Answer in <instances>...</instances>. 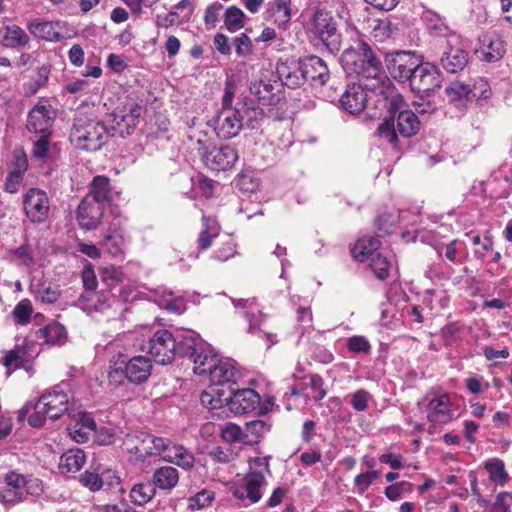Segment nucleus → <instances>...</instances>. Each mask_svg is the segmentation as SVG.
<instances>
[{"label": "nucleus", "instance_id": "28", "mask_svg": "<svg viewBox=\"0 0 512 512\" xmlns=\"http://www.w3.org/2000/svg\"><path fill=\"white\" fill-rule=\"evenodd\" d=\"M276 72L283 85L289 88H296L304 83L301 60L298 63L279 62L276 66Z\"/></svg>", "mask_w": 512, "mask_h": 512}, {"label": "nucleus", "instance_id": "34", "mask_svg": "<svg viewBox=\"0 0 512 512\" xmlns=\"http://www.w3.org/2000/svg\"><path fill=\"white\" fill-rule=\"evenodd\" d=\"M179 481L178 470L172 466H163L155 470L152 477L154 487L162 490H171Z\"/></svg>", "mask_w": 512, "mask_h": 512}, {"label": "nucleus", "instance_id": "10", "mask_svg": "<svg viewBox=\"0 0 512 512\" xmlns=\"http://www.w3.org/2000/svg\"><path fill=\"white\" fill-rule=\"evenodd\" d=\"M266 483V478L261 471H249L241 483L233 486L232 494L245 506L252 505L261 499V489Z\"/></svg>", "mask_w": 512, "mask_h": 512}, {"label": "nucleus", "instance_id": "21", "mask_svg": "<svg viewBox=\"0 0 512 512\" xmlns=\"http://www.w3.org/2000/svg\"><path fill=\"white\" fill-rule=\"evenodd\" d=\"M452 404L447 394H441L429 400L426 408L427 420L432 424L429 432L432 433V427L438 424H447L453 419Z\"/></svg>", "mask_w": 512, "mask_h": 512}, {"label": "nucleus", "instance_id": "11", "mask_svg": "<svg viewBox=\"0 0 512 512\" xmlns=\"http://www.w3.org/2000/svg\"><path fill=\"white\" fill-rule=\"evenodd\" d=\"M407 81L412 91L429 94L440 86V75L435 65L418 62Z\"/></svg>", "mask_w": 512, "mask_h": 512}, {"label": "nucleus", "instance_id": "27", "mask_svg": "<svg viewBox=\"0 0 512 512\" xmlns=\"http://www.w3.org/2000/svg\"><path fill=\"white\" fill-rule=\"evenodd\" d=\"M235 308L243 315L249 323L248 331L252 334L259 330L264 315L255 299H239L233 301Z\"/></svg>", "mask_w": 512, "mask_h": 512}, {"label": "nucleus", "instance_id": "43", "mask_svg": "<svg viewBox=\"0 0 512 512\" xmlns=\"http://www.w3.org/2000/svg\"><path fill=\"white\" fill-rule=\"evenodd\" d=\"M88 198H94L95 201L104 205L111 198L110 180L106 176H96L91 183V189Z\"/></svg>", "mask_w": 512, "mask_h": 512}, {"label": "nucleus", "instance_id": "51", "mask_svg": "<svg viewBox=\"0 0 512 512\" xmlns=\"http://www.w3.org/2000/svg\"><path fill=\"white\" fill-rule=\"evenodd\" d=\"M397 134L399 133L395 128L394 118L385 119L377 128V135L393 147H396L398 142Z\"/></svg>", "mask_w": 512, "mask_h": 512}, {"label": "nucleus", "instance_id": "55", "mask_svg": "<svg viewBox=\"0 0 512 512\" xmlns=\"http://www.w3.org/2000/svg\"><path fill=\"white\" fill-rule=\"evenodd\" d=\"M32 304L28 299L21 300L14 308L12 314L19 324H26L32 314Z\"/></svg>", "mask_w": 512, "mask_h": 512}, {"label": "nucleus", "instance_id": "20", "mask_svg": "<svg viewBox=\"0 0 512 512\" xmlns=\"http://www.w3.org/2000/svg\"><path fill=\"white\" fill-rule=\"evenodd\" d=\"M96 423L87 412L79 411L71 415V420L67 425V431L70 438L76 443H85L89 440L92 433L95 432Z\"/></svg>", "mask_w": 512, "mask_h": 512}, {"label": "nucleus", "instance_id": "33", "mask_svg": "<svg viewBox=\"0 0 512 512\" xmlns=\"http://www.w3.org/2000/svg\"><path fill=\"white\" fill-rule=\"evenodd\" d=\"M266 18L281 26L291 19V0H273L269 3Z\"/></svg>", "mask_w": 512, "mask_h": 512}, {"label": "nucleus", "instance_id": "13", "mask_svg": "<svg viewBox=\"0 0 512 512\" xmlns=\"http://www.w3.org/2000/svg\"><path fill=\"white\" fill-rule=\"evenodd\" d=\"M369 83L348 85L341 94L339 103L343 110L350 114H359L367 106L369 100L375 97L369 91Z\"/></svg>", "mask_w": 512, "mask_h": 512}, {"label": "nucleus", "instance_id": "62", "mask_svg": "<svg viewBox=\"0 0 512 512\" xmlns=\"http://www.w3.org/2000/svg\"><path fill=\"white\" fill-rule=\"evenodd\" d=\"M370 394L364 389L357 390L351 398V405L356 411H365L368 407Z\"/></svg>", "mask_w": 512, "mask_h": 512}, {"label": "nucleus", "instance_id": "54", "mask_svg": "<svg viewBox=\"0 0 512 512\" xmlns=\"http://www.w3.org/2000/svg\"><path fill=\"white\" fill-rule=\"evenodd\" d=\"M369 266L378 279L383 280L388 277L390 263L381 254L376 253L370 258Z\"/></svg>", "mask_w": 512, "mask_h": 512}, {"label": "nucleus", "instance_id": "59", "mask_svg": "<svg viewBox=\"0 0 512 512\" xmlns=\"http://www.w3.org/2000/svg\"><path fill=\"white\" fill-rule=\"evenodd\" d=\"M214 499V494L211 491L203 490L197 493L195 496L189 499V509H201L204 508L212 502Z\"/></svg>", "mask_w": 512, "mask_h": 512}, {"label": "nucleus", "instance_id": "49", "mask_svg": "<svg viewBox=\"0 0 512 512\" xmlns=\"http://www.w3.org/2000/svg\"><path fill=\"white\" fill-rule=\"evenodd\" d=\"M33 288L36 298L44 303H54L60 296L58 288L45 281L39 282L38 284L34 285Z\"/></svg>", "mask_w": 512, "mask_h": 512}, {"label": "nucleus", "instance_id": "42", "mask_svg": "<svg viewBox=\"0 0 512 512\" xmlns=\"http://www.w3.org/2000/svg\"><path fill=\"white\" fill-rule=\"evenodd\" d=\"M28 34L17 25L5 27L3 45L7 48L25 47L29 43Z\"/></svg>", "mask_w": 512, "mask_h": 512}, {"label": "nucleus", "instance_id": "47", "mask_svg": "<svg viewBox=\"0 0 512 512\" xmlns=\"http://www.w3.org/2000/svg\"><path fill=\"white\" fill-rule=\"evenodd\" d=\"M485 469L489 474V479L501 486L509 481V475L505 470L504 462L500 459H491L485 463Z\"/></svg>", "mask_w": 512, "mask_h": 512}, {"label": "nucleus", "instance_id": "6", "mask_svg": "<svg viewBox=\"0 0 512 512\" xmlns=\"http://www.w3.org/2000/svg\"><path fill=\"white\" fill-rule=\"evenodd\" d=\"M180 338L181 334L175 337L168 330H158L142 346V350L146 351L156 363L167 365L174 360L177 353L180 354Z\"/></svg>", "mask_w": 512, "mask_h": 512}, {"label": "nucleus", "instance_id": "48", "mask_svg": "<svg viewBox=\"0 0 512 512\" xmlns=\"http://www.w3.org/2000/svg\"><path fill=\"white\" fill-rule=\"evenodd\" d=\"M274 86L269 81H255L250 86L251 94H253L263 104H272L275 95L273 93Z\"/></svg>", "mask_w": 512, "mask_h": 512}, {"label": "nucleus", "instance_id": "32", "mask_svg": "<svg viewBox=\"0 0 512 512\" xmlns=\"http://www.w3.org/2000/svg\"><path fill=\"white\" fill-rule=\"evenodd\" d=\"M397 132L405 138H410L420 130V120L411 110L400 111L396 118Z\"/></svg>", "mask_w": 512, "mask_h": 512}, {"label": "nucleus", "instance_id": "57", "mask_svg": "<svg viewBox=\"0 0 512 512\" xmlns=\"http://www.w3.org/2000/svg\"><path fill=\"white\" fill-rule=\"evenodd\" d=\"M221 436L224 441L228 443H235L238 441L244 442V431L243 429L233 423L225 425L221 431Z\"/></svg>", "mask_w": 512, "mask_h": 512}, {"label": "nucleus", "instance_id": "56", "mask_svg": "<svg viewBox=\"0 0 512 512\" xmlns=\"http://www.w3.org/2000/svg\"><path fill=\"white\" fill-rule=\"evenodd\" d=\"M233 44L235 46V50L238 56L247 57L253 52V44L250 37L241 33L233 39Z\"/></svg>", "mask_w": 512, "mask_h": 512}, {"label": "nucleus", "instance_id": "19", "mask_svg": "<svg viewBox=\"0 0 512 512\" xmlns=\"http://www.w3.org/2000/svg\"><path fill=\"white\" fill-rule=\"evenodd\" d=\"M207 377L212 386L228 385L230 390L232 389L231 385L236 384L241 379L242 373L233 361L218 359Z\"/></svg>", "mask_w": 512, "mask_h": 512}, {"label": "nucleus", "instance_id": "44", "mask_svg": "<svg viewBox=\"0 0 512 512\" xmlns=\"http://www.w3.org/2000/svg\"><path fill=\"white\" fill-rule=\"evenodd\" d=\"M270 430V425L263 420H253L245 424L244 442L248 444L258 443Z\"/></svg>", "mask_w": 512, "mask_h": 512}, {"label": "nucleus", "instance_id": "5", "mask_svg": "<svg viewBox=\"0 0 512 512\" xmlns=\"http://www.w3.org/2000/svg\"><path fill=\"white\" fill-rule=\"evenodd\" d=\"M180 354L188 357L194 364L193 371L199 376H207L218 361L211 346L194 331L181 333Z\"/></svg>", "mask_w": 512, "mask_h": 512}, {"label": "nucleus", "instance_id": "50", "mask_svg": "<svg viewBox=\"0 0 512 512\" xmlns=\"http://www.w3.org/2000/svg\"><path fill=\"white\" fill-rule=\"evenodd\" d=\"M244 13L236 6L229 7L224 14V23L228 31L236 32L244 25Z\"/></svg>", "mask_w": 512, "mask_h": 512}, {"label": "nucleus", "instance_id": "7", "mask_svg": "<svg viewBox=\"0 0 512 512\" xmlns=\"http://www.w3.org/2000/svg\"><path fill=\"white\" fill-rule=\"evenodd\" d=\"M309 31L318 38L330 52L338 51L340 48V34L337 23L331 12L318 9L314 12Z\"/></svg>", "mask_w": 512, "mask_h": 512}, {"label": "nucleus", "instance_id": "8", "mask_svg": "<svg viewBox=\"0 0 512 512\" xmlns=\"http://www.w3.org/2000/svg\"><path fill=\"white\" fill-rule=\"evenodd\" d=\"M145 107L138 103L124 105L118 111L108 115L110 135L125 137L131 135L140 122Z\"/></svg>", "mask_w": 512, "mask_h": 512}, {"label": "nucleus", "instance_id": "40", "mask_svg": "<svg viewBox=\"0 0 512 512\" xmlns=\"http://www.w3.org/2000/svg\"><path fill=\"white\" fill-rule=\"evenodd\" d=\"M85 454L81 449L68 450L61 456L59 468L62 472H77L85 463Z\"/></svg>", "mask_w": 512, "mask_h": 512}, {"label": "nucleus", "instance_id": "35", "mask_svg": "<svg viewBox=\"0 0 512 512\" xmlns=\"http://www.w3.org/2000/svg\"><path fill=\"white\" fill-rule=\"evenodd\" d=\"M229 390L218 388V386H212L201 393L200 401L203 406L208 409L222 408L224 405L229 406Z\"/></svg>", "mask_w": 512, "mask_h": 512}, {"label": "nucleus", "instance_id": "29", "mask_svg": "<svg viewBox=\"0 0 512 512\" xmlns=\"http://www.w3.org/2000/svg\"><path fill=\"white\" fill-rule=\"evenodd\" d=\"M477 53L487 62L496 61L504 53L503 41L495 34L483 35Z\"/></svg>", "mask_w": 512, "mask_h": 512}, {"label": "nucleus", "instance_id": "25", "mask_svg": "<svg viewBox=\"0 0 512 512\" xmlns=\"http://www.w3.org/2000/svg\"><path fill=\"white\" fill-rule=\"evenodd\" d=\"M229 398V409L235 414L253 411L260 403V396L253 389H230Z\"/></svg>", "mask_w": 512, "mask_h": 512}, {"label": "nucleus", "instance_id": "22", "mask_svg": "<svg viewBox=\"0 0 512 512\" xmlns=\"http://www.w3.org/2000/svg\"><path fill=\"white\" fill-rule=\"evenodd\" d=\"M103 207L104 205L94 198L84 197L77 210L79 225L86 230L97 228L103 216Z\"/></svg>", "mask_w": 512, "mask_h": 512}, {"label": "nucleus", "instance_id": "38", "mask_svg": "<svg viewBox=\"0 0 512 512\" xmlns=\"http://www.w3.org/2000/svg\"><path fill=\"white\" fill-rule=\"evenodd\" d=\"M445 92L449 101L451 102H461L463 100H473V99H481V97H486V94H478L475 90H471L468 85H465L461 82L455 81L450 83Z\"/></svg>", "mask_w": 512, "mask_h": 512}, {"label": "nucleus", "instance_id": "4", "mask_svg": "<svg viewBox=\"0 0 512 512\" xmlns=\"http://www.w3.org/2000/svg\"><path fill=\"white\" fill-rule=\"evenodd\" d=\"M110 136L103 122L79 113L71 128L70 142L77 149L94 152L100 150Z\"/></svg>", "mask_w": 512, "mask_h": 512}, {"label": "nucleus", "instance_id": "36", "mask_svg": "<svg viewBox=\"0 0 512 512\" xmlns=\"http://www.w3.org/2000/svg\"><path fill=\"white\" fill-rule=\"evenodd\" d=\"M379 247L380 241L377 237L363 236L354 245L352 253L356 260L365 262L376 254Z\"/></svg>", "mask_w": 512, "mask_h": 512}, {"label": "nucleus", "instance_id": "14", "mask_svg": "<svg viewBox=\"0 0 512 512\" xmlns=\"http://www.w3.org/2000/svg\"><path fill=\"white\" fill-rule=\"evenodd\" d=\"M418 62L415 55L408 51H394L385 56V64L390 75L401 82L409 79V74L413 72Z\"/></svg>", "mask_w": 512, "mask_h": 512}, {"label": "nucleus", "instance_id": "52", "mask_svg": "<svg viewBox=\"0 0 512 512\" xmlns=\"http://www.w3.org/2000/svg\"><path fill=\"white\" fill-rule=\"evenodd\" d=\"M397 30L396 26L389 19H379L374 21L372 35L378 41H384Z\"/></svg>", "mask_w": 512, "mask_h": 512}, {"label": "nucleus", "instance_id": "61", "mask_svg": "<svg viewBox=\"0 0 512 512\" xmlns=\"http://www.w3.org/2000/svg\"><path fill=\"white\" fill-rule=\"evenodd\" d=\"M28 168V160L23 150H14L10 172L24 175Z\"/></svg>", "mask_w": 512, "mask_h": 512}, {"label": "nucleus", "instance_id": "31", "mask_svg": "<svg viewBox=\"0 0 512 512\" xmlns=\"http://www.w3.org/2000/svg\"><path fill=\"white\" fill-rule=\"evenodd\" d=\"M102 246L113 256L123 254L126 247V240L123 231L116 224H113L105 232L102 239Z\"/></svg>", "mask_w": 512, "mask_h": 512}, {"label": "nucleus", "instance_id": "23", "mask_svg": "<svg viewBox=\"0 0 512 512\" xmlns=\"http://www.w3.org/2000/svg\"><path fill=\"white\" fill-rule=\"evenodd\" d=\"M301 68L304 81H309L314 86H322L329 79L328 67L318 56L310 55L301 59Z\"/></svg>", "mask_w": 512, "mask_h": 512}, {"label": "nucleus", "instance_id": "1", "mask_svg": "<svg viewBox=\"0 0 512 512\" xmlns=\"http://www.w3.org/2000/svg\"><path fill=\"white\" fill-rule=\"evenodd\" d=\"M124 445L139 457L160 456L167 462L182 468H191L194 464L193 454L181 445L172 443L169 439L157 437L141 431L126 434Z\"/></svg>", "mask_w": 512, "mask_h": 512}, {"label": "nucleus", "instance_id": "30", "mask_svg": "<svg viewBox=\"0 0 512 512\" xmlns=\"http://www.w3.org/2000/svg\"><path fill=\"white\" fill-rule=\"evenodd\" d=\"M468 62V55L466 51L460 47L449 46L441 56L440 63L442 67L450 72L456 73L462 70Z\"/></svg>", "mask_w": 512, "mask_h": 512}, {"label": "nucleus", "instance_id": "64", "mask_svg": "<svg viewBox=\"0 0 512 512\" xmlns=\"http://www.w3.org/2000/svg\"><path fill=\"white\" fill-rule=\"evenodd\" d=\"M236 246L232 240L224 242L214 254V257L219 261H227L236 254Z\"/></svg>", "mask_w": 512, "mask_h": 512}, {"label": "nucleus", "instance_id": "15", "mask_svg": "<svg viewBox=\"0 0 512 512\" xmlns=\"http://www.w3.org/2000/svg\"><path fill=\"white\" fill-rule=\"evenodd\" d=\"M70 399L62 386H56L44 393L37 402V408L45 410L50 419H58L69 411Z\"/></svg>", "mask_w": 512, "mask_h": 512}, {"label": "nucleus", "instance_id": "24", "mask_svg": "<svg viewBox=\"0 0 512 512\" xmlns=\"http://www.w3.org/2000/svg\"><path fill=\"white\" fill-rule=\"evenodd\" d=\"M54 111L46 103L37 104L29 113L27 129L35 134H50Z\"/></svg>", "mask_w": 512, "mask_h": 512}, {"label": "nucleus", "instance_id": "12", "mask_svg": "<svg viewBox=\"0 0 512 512\" xmlns=\"http://www.w3.org/2000/svg\"><path fill=\"white\" fill-rule=\"evenodd\" d=\"M244 115L242 110L222 108L214 119V131L220 139H231L237 136L243 128Z\"/></svg>", "mask_w": 512, "mask_h": 512}, {"label": "nucleus", "instance_id": "53", "mask_svg": "<svg viewBox=\"0 0 512 512\" xmlns=\"http://www.w3.org/2000/svg\"><path fill=\"white\" fill-rule=\"evenodd\" d=\"M50 151V134H41L33 141L32 156L37 160H45Z\"/></svg>", "mask_w": 512, "mask_h": 512}, {"label": "nucleus", "instance_id": "41", "mask_svg": "<svg viewBox=\"0 0 512 512\" xmlns=\"http://www.w3.org/2000/svg\"><path fill=\"white\" fill-rule=\"evenodd\" d=\"M37 338L44 339L47 344H60L66 338V329L62 324L52 322L37 331Z\"/></svg>", "mask_w": 512, "mask_h": 512}, {"label": "nucleus", "instance_id": "3", "mask_svg": "<svg viewBox=\"0 0 512 512\" xmlns=\"http://www.w3.org/2000/svg\"><path fill=\"white\" fill-rule=\"evenodd\" d=\"M151 372L152 361L150 358L137 355L127 359L124 354L119 353L110 360L108 380L115 386L123 384L125 379L132 384L139 385L149 379Z\"/></svg>", "mask_w": 512, "mask_h": 512}, {"label": "nucleus", "instance_id": "58", "mask_svg": "<svg viewBox=\"0 0 512 512\" xmlns=\"http://www.w3.org/2000/svg\"><path fill=\"white\" fill-rule=\"evenodd\" d=\"M512 507V493L500 492L496 495L495 501L491 505V512H511Z\"/></svg>", "mask_w": 512, "mask_h": 512}, {"label": "nucleus", "instance_id": "9", "mask_svg": "<svg viewBox=\"0 0 512 512\" xmlns=\"http://www.w3.org/2000/svg\"><path fill=\"white\" fill-rule=\"evenodd\" d=\"M23 211L33 224H42L49 219L51 205L47 193L39 188H30L23 195Z\"/></svg>", "mask_w": 512, "mask_h": 512}, {"label": "nucleus", "instance_id": "39", "mask_svg": "<svg viewBox=\"0 0 512 512\" xmlns=\"http://www.w3.org/2000/svg\"><path fill=\"white\" fill-rule=\"evenodd\" d=\"M204 229L198 237V245L202 250L208 249L212 245V240L220 233V225L216 218L211 216H203Z\"/></svg>", "mask_w": 512, "mask_h": 512}, {"label": "nucleus", "instance_id": "16", "mask_svg": "<svg viewBox=\"0 0 512 512\" xmlns=\"http://www.w3.org/2000/svg\"><path fill=\"white\" fill-rule=\"evenodd\" d=\"M27 480L25 475L10 471L3 478L0 486V502L6 506H13L23 501Z\"/></svg>", "mask_w": 512, "mask_h": 512}, {"label": "nucleus", "instance_id": "63", "mask_svg": "<svg viewBox=\"0 0 512 512\" xmlns=\"http://www.w3.org/2000/svg\"><path fill=\"white\" fill-rule=\"evenodd\" d=\"M347 346L350 351L355 353H367L371 349L370 343L363 336H353L349 338Z\"/></svg>", "mask_w": 512, "mask_h": 512}, {"label": "nucleus", "instance_id": "17", "mask_svg": "<svg viewBox=\"0 0 512 512\" xmlns=\"http://www.w3.org/2000/svg\"><path fill=\"white\" fill-rule=\"evenodd\" d=\"M200 155L207 167L216 171H224L231 168L238 160L236 149L230 145L215 147L209 152L202 151V147L198 148Z\"/></svg>", "mask_w": 512, "mask_h": 512}, {"label": "nucleus", "instance_id": "60", "mask_svg": "<svg viewBox=\"0 0 512 512\" xmlns=\"http://www.w3.org/2000/svg\"><path fill=\"white\" fill-rule=\"evenodd\" d=\"M223 9V5L215 2L210 4L204 14V22L207 29H212L216 26L220 12Z\"/></svg>", "mask_w": 512, "mask_h": 512}, {"label": "nucleus", "instance_id": "45", "mask_svg": "<svg viewBox=\"0 0 512 512\" xmlns=\"http://www.w3.org/2000/svg\"><path fill=\"white\" fill-rule=\"evenodd\" d=\"M155 493L152 483H138L132 487L129 497L135 505L143 506L153 499Z\"/></svg>", "mask_w": 512, "mask_h": 512}, {"label": "nucleus", "instance_id": "2", "mask_svg": "<svg viewBox=\"0 0 512 512\" xmlns=\"http://www.w3.org/2000/svg\"><path fill=\"white\" fill-rule=\"evenodd\" d=\"M341 62L350 73H356L362 79L376 82L369 84L370 93L374 87L384 84L381 79V62L374 56L367 43L359 42L356 47L346 49L341 56Z\"/></svg>", "mask_w": 512, "mask_h": 512}, {"label": "nucleus", "instance_id": "18", "mask_svg": "<svg viewBox=\"0 0 512 512\" xmlns=\"http://www.w3.org/2000/svg\"><path fill=\"white\" fill-rule=\"evenodd\" d=\"M372 94L376 97V109H387L393 116L405 110L406 103L403 96L390 83L388 85L381 84L377 88L374 87Z\"/></svg>", "mask_w": 512, "mask_h": 512}, {"label": "nucleus", "instance_id": "46", "mask_svg": "<svg viewBox=\"0 0 512 512\" xmlns=\"http://www.w3.org/2000/svg\"><path fill=\"white\" fill-rule=\"evenodd\" d=\"M3 365L8 370L18 368L28 369L30 367V362L27 358L26 349L24 347H16L9 351L3 358Z\"/></svg>", "mask_w": 512, "mask_h": 512}, {"label": "nucleus", "instance_id": "37", "mask_svg": "<svg viewBox=\"0 0 512 512\" xmlns=\"http://www.w3.org/2000/svg\"><path fill=\"white\" fill-rule=\"evenodd\" d=\"M105 479L109 481V485L119 484V477L112 470H106L101 475L86 471L81 475L80 481L91 491H97L102 487Z\"/></svg>", "mask_w": 512, "mask_h": 512}, {"label": "nucleus", "instance_id": "26", "mask_svg": "<svg viewBox=\"0 0 512 512\" xmlns=\"http://www.w3.org/2000/svg\"><path fill=\"white\" fill-rule=\"evenodd\" d=\"M27 29L33 36L50 42H58L64 38V23L61 21L35 19L27 24Z\"/></svg>", "mask_w": 512, "mask_h": 512}]
</instances>
